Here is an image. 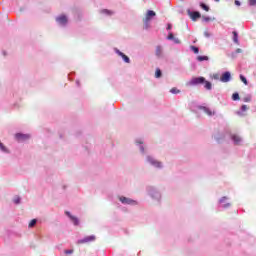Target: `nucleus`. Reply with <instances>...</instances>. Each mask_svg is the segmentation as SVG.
Masks as SVG:
<instances>
[{
	"instance_id": "obj_1",
	"label": "nucleus",
	"mask_w": 256,
	"mask_h": 256,
	"mask_svg": "<svg viewBox=\"0 0 256 256\" xmlns=\"http://www.w3.org/2000/svg\"><path fill=\"white\" fill-rule=\"evenodd\" d=\"M155 15H157L155 11L153 10L147 11L144 19V29H149V27H151V20L153 19V17H155Z\"/></svg>"
},
{
	"instance_id": "obj_36",
	"label": "nucleus",
	"mask_w": 256,
	"mask_h": 256,
	"mask_svg": "<svg viewBox=\"0 0 256 256\" xmlns=\"http://www.w3.org/2000/svg\"><path fill=\"white\" fill-rule=\"evenodd\" d=\"M248 3L250 7H254V5H256V0H248Z\"/></svg>"
},
{
	"instance_id": "obj_40",
	"label": "nucleus",
	"mask_w": 256,
	"mask_h": 256,
	"mask_svg": "<svg viewBox=\"0 0 256 256\" xmlns=\"http://www.w3.org/2000/svg\"><path fill=\"white\" fill-rule=\"evenodd\" d=\"M243 101L245 102V103H249L250 101H251V97H245L244 99H243Z\"/></svg>"
},
{
	"instance_id": "obj_44",
	"label": "nucleus",
	"mask_w": 256,
	"mask_h": 256,
	"mask_svg": "<svg viewBox=\"0 0 256 256\" xmlns=\"http://www.w3.org/2000/svg\"><path fill=\"white\" fill-rule=\"evenodd\" d=\"M216 3H219V0H214Z\"/></svg>"
},
{
	"instance_id": "obj_26",
	"label": "nucleus",
	"mask_w": 256,
	"mask_h": 256,
	"mask_svg": "<svg viewBox=\"0 0 256 256\" xmlns=\"http://www.w3.org/2000/svg\"><path fill=\"white\" fill-rule=\"evenodd\" d=\"M13 203H15V205H19V203H21V197L15 196L13 199Z\"/></svg>"
},
{
	"instance_id": "obj_20",
	"label": "nucleus",
	"mask_w": 256,
	"mask_h": 256,
	"mask_svg": "<svg viewBox=\"0 0 256 256\" xmlns=\"http://www.w3.org/2000/svg\"><path fill=\"white\" fill-rule=\"evenodd\" d=\"M204 87L207 89V91H211V89H213V85L211 84V82L205 80V82L203 83Z\"/></svg>"
},
{
	"instance_id": "obj_31",
	"label": "nucleus",
	"mask_w": 256,
	"mask_h": 256,
	"mask_svg": "<svg viewBox=\"0 0 256 256\" xmlns=\"http://www.w3.org/2000/svg\"><path fill=\"white\" fill-rule=\"evenodd\" d=\"M232 99H233V101H239V93H234L233 95H232Z\"/></svg>"
},
{
	"instance_id": "obj_33",
	"label": "nucleus",
	"mask_w": 256,
	"mask_h": 256,
	"mask_svg": "<svg viewBox=\"0 0 256 256\" xmlns=\"http://www.w3.org/2000/svg\"><path fill=\"white\" fill-rule=\"evenodd\" d=\"M170 92L173 93L174 95H177V93H181V91L179 89H177V88H172L170 90Z\"/></svg>"
},
{
	"instance_id": "obj_42",
	"label": "nucleus",
	"mask_w": 256,
	"mask_h": 256,
	"mask_svg": "<svg viewBox=\"0 0 256 256\" xmlns=\"http://www.w3.org/2000/svg\"><path fill=\"white\" fill-rule=\"evenodd\" d=\"M171 28H172L171 24H168L167 30H168V31H171Z\"/></svg>"
},
{
	"instance_id": "obj_19",
	"label": "nucleus",
	"mask_w": 256,
	"mask_h": 256,
	"mask_svg": "<svg viewBox=\"0 0 256 256\" xmlns=\"http://www.w3.org/2000/svg\"><path fill=\"white\" fill-rule=\"evenodd\" d=\"M136 145H139L141 153H145V148L143 147V141H141V139L136 140Z\"/></svg>"
},
{
	"instance_id": "obj_35",
	"label": "nucleus",
	"mask_w": 256,
	"mask_h": 256,
	"mask_svg": "<svg viewBox=\"0 0 256 256\" xmlns=\"http://www.w3.org/2000/svg\"><path fill=\"white\" fill-rule=\"evenodd\" d=\"M174 38H175V36L173 35V33H169V35L167 36V39L169 41H173Z\"/></svg>"
},
{
	"instance_id": "obj_39",
	"label": "nucleus",
	"mask_w": 256,
	"mask_h": 256,
	"mask_svg": "<svg viewBox=\"0 0 256 256\" xmlns=\"http://www.w3.org/2000/svg\"><path fill=\"white\" fill-rule=\"evenodd\" d=\"M204 36L209 39V37H211V33H209L208 31L204 32Z\"/></svg>"
},
{
	"instance_id": "obj_15",
	"label": "nucleus",
	"mask_w": 256,
	"mask_h": 256,
	"mask_svg": "<svg viewBox=\"0 0 256 256\" xmlns=\"http://www.w3.org/2000/svg\"><path fill=\"white\" fill-rule=\"evenodd\" d=\"M213 79H215L216 81H222V83H225V72H223L222 74H214L213 75Z\"/></svg>"
},
{
	"instance_id": "obj_8",
	"label": "nucleus",
	"mask_w": 256,
	"mask_h": 256,
	"mask_svg": "<svg viewBox=\"0 0 256 256\" xmlns=\"http://www.w3.org/2000/svg\"><path fill=\"white\" fill-rule=\"evenodd\" d=\"M187 13L192 21H197V19H201V13L199 11H191L190 9H188Z\"/></svg>"
},
{
	"instance_id": "obj_23",
	"label": "nucleus",
	"mask_w": 256,
	"mask_h": 256,
	"mask_svg": "<svg viewBox=\"0 0 256 256\" xmlns=\"http://www.w3.org/2000/svg\"><path fill=\"white\" fill-rule=\"evenodd\" d=\"M35 225H37V219H32L28 225V227L33 228L35 227Z\"/></svg>"
},
{
	"instance_id": "obj_16",
	"label": "nucleus",
	"mask_w": 256,
	"mask_h": 256,
	"mask_svg": "<svg viewBox=\"0 0 256 256\" xmlns=\"http://www.w3.org/2000/svg\"><path fill=\"white\" fill-rule=\"evenodd\" d=\"M232 35L233 42L236 43V45H239V34L237 33V31H233Z\"/></svg>"
},
{
	"instance_id": "obj_14",
	"label": "nucleus",
	"mask_w": 256,
	"mask_h": 256,
	"mask_svg": "<svg viewBox=\"0 0 256 256\" xmlns=\"http://www.w3.org/2000/svg\"><path fill=\"white\" fill-rule=\"evenodd\" d=\"M115 51H116L117 55L122 57V59L125 63H131V59H129L127 55H125L123 52L119 51L118 49H116Z\"/></svg>"
},
{
	"instance_id": "obj_2",
	"label": "nucleus",
	"mask_w": 256,
	"mask_h": 256,
	"mask_svg": "<svg viewBox=\"0 0 256 256\" xmlns=\"http://www.w3.org/2000/svg\"><path fill=\"white\" fill-rule=\"evenodd\" d=\"M148 194L150 195V197H152V199H157V201H159V199H161V193H159V191H157V189L153 186H150L147 188Z\"/></svg>"
},
{
	"instance_id": "obj_37",
	"label": "nucleus",
	"mask_w": 256,
	"mask_h": 256,
	"mask_svg": "<svg viewBox=\"0 0 256 256\" xmlns=\"http://www.w3.org/2000/svg\"><path fill=\"white\" fill-rule=\"evenodd\" d=\"M172 41H174V43H175L176 45L181 44V40H179V38L174 37V39H173Z\"/></svg>"
},
{
	"instance_id": "obj_34",
	"label": "nucleus",
	"mask_w": 256,
	"mask_h": 256,
	"mask_svg": "<svg viewBox=\"0 0 256 256\" xmlns=\"http://www.w3.org/2000/svg\"><path fill=\"white\" fill-rule=\"evenodd\" d=\"M191 51L197 54L199 53V48L197 46H191Z\"/></svg>"
},
{
	"instance_id": "obj_43",
	"label": "nucleus",
	"mask_w": 256,
	"mask_h": 256,
	"mask_svg": "<svg viewBox=\"0 0 256 256\" xmlns=\"http://www.w3.org/2000/svg\"><path fill=\"white\" fill-rule=\"evenodd\" d=\"M223 201H225V197H222V198L220 199V203H223Z\"/></svg>"
},
{
	"instance_id": "obj_22",
	"label": "nucleus",
	"mask_w": 256,
	"mask_h": 256,
	"mask_svg": "<svg viewBox=\"0 0 256 256\" xmlns=\"http://www.w3.org/2000/svg\"><path fill=\"white\" fill-rule=\"evenodd\" d=\"M0 150L3 153H9V150H7V147H5V145H3V143L0 142Z\"/></svg>"
},
{
	"instance_id": "obj_45",
	"label": "nucleus",
	"mask_w": 256,
	"mask_h": 256,
	"mask_svg": "<svg viewBox=\"0 0 256 256\" xmlns=\"http://www.w3.org/2000/svg\"><path fill=\"white\" fill-rule=\"evenodd\" d=\"M77 85L79 86V81H76Z\"/></svg>"
},
{
	"instance_id": "obj_21",
	"label": "nucleus",
	"mask_w": 256,
	"mask_h": 256,
	"mask_svg": "<svg viewBox=\"0 0 256 256\" xmlns=\"http://www.w3.org/2000/svg\"><path fill=\"white\" fill-rule=\"evenodd\" d=\"M245 111H247V105H242L241 111H237V115L243 117V113H245Z\"/></svg>"
},
{
	"instance_id": "obj_4",
	"label": "nucleus",
	"mask_w": 256,
	"mask_h": 256,
	"mask_svg": "<svg viewBox=\"0 0 256 256\" xmlns=\"http://www.w3.org/2000/svg\"><path fill=\"white\" fill-rule=\"evenodd\" d=\"M147 162L155 167L156 169H162L163 163L159 162L157 159L153 158V156H147Z\"/></svg>"
},
{
	"instance_id": "obj_11",
	"label": "nucleus",
	"mask_w": 256,
	"mask_h": 256,
	"mask_svg": "<svg viewBox=\"0 0 256 256\" xmlns=\"http://www.w3.org/2000/svg\"><path fill=\"white\" fill-rule=\"evenodd\" d=\"M65 215H67V217H69V219H70V221H72L73 225H75V226L79 225V218L73 216L71 214V212L66 211Z\"/></svg>"
},
{
	"instance_id": "obj_41",
	"label": "nucleus",
	"mask_w": 256,
	"mask_h": 256,
	"mask_svg": "<svg viewBox=\"0 0 256 256\" xmlns=\"http://www.w3.org/2000/svg\"><path fill=\"white\" fill-rule=\"evenodd\" d=\"M235 5H237L238 7H240L241 6V2L240 1H238V0H235Z\"/></svg>"
},
{
	"instance_id": "obj_7",
	"label": "nucleus",
	"mask_w": 256,
	"mask_h": 256,
	"mask_svg": "<svg viewBox=\"0 0 256 256\" xmlns=\"http://www.w3.org/2000/svg\"><path fill=\"white\" fill-rule=\"evenodd\" d=\"M96 237L95 235L86 236L83 239H80L77 241L78 245H83L84 243H93L95 241Z\"/></svg>"
},
{
	"instance_id": "obj_32",
	"label": "nucleus",
	"mask_w": 256,
	"mask_h": 256,
	"mask_svg": "<svg viewBox=\"0 0 256 256\" xmlns=\"http://www.w3.org/2000/svg\"><path fill=\"white\" fill-rule=\"evenodd\" d=\"M202 21H204L205 23H209V21H211V17H209V16H203V17H202Z\"/></svg>"
},
{
	"instance_id": "obj_46",
	"label": "nucleus",
	"mask_w": 256,
	"mask_h": 256,
	"mask_svg": "<svg viewBox=\"0 0 256 256\" xmlns=\"http://www.w3.org/2000/svg\"><path fill=\"white\" fill-rule=\"evenodd\" d=\"M226 207H229V204H226Z\"/></svg>"
},
{
	"instance_id": "obj_25",
	"label": "nucleus",
	"mask_w": 256,
	"mask_h": 256,
	"mask_svg": "<svg viewBox=\"0 0 256 256\" xmlns=\"http://www.w3.org/2000/svg\"><path fill=\"white\" fill-rule=\"evenodd\" d=\"M197 61H209V57L207 56H198L197 57Z\"/></svg>"
},
{
	"instance_id": "obj_5",
	"label": "nucleus",
	"mask_w": 256,
	"mask_h": 256,
	"mask_svg": "<svg viewBox=\"0 0 256 256\" xmlns=\"http://www.w3.org/2000/svg\"><path fill=\"white\" fill-rule=\"evenodd\" d=\"M203 83H205V77L203 76H200V77H194L192 78L188 85L192 86V87H195L197 85H203Z\"/></svg>"
},
{
	"instance_id": "obj_3",
	"label": "nucleus",
	"mask_w": 256,
	"mask_h": 256,
	"mask_svg": "<svg viewBox=\"0 0 256 256\" xmlns=\"http://www.w3.org/2000/svg\"><path fill=\"white\" fill-rule=\"evenodd\" d=\"M119 201L121 202L122 205H132V206L139 205L137 200H133L125 196H119Z\"/></svg>"
},
{
	"instance_id": "obj_24",
	"label": "nucleus",
	"mask_w": 256,
	"mask_h": 256,
	"mask_svg": "<svg viewBox=\"0 0 256 256\" xmlns=\"http://www.w3.org/2000/svg\"><path fill=\"white\" fill-rule=\"evenodd\" d=\"M228 81H231V73L225 72V83H228Z\"/></svg>"
},
{
	"instance_id": "obj_10",
	"label": "nucleus",
	"mask_w": 256,
	"mask_h": 256,
	"mask_svg": "<svg viewBox=\"0 0 256 256\" xmlns=\"http://www.w3.org/2000/svg\"><path fill=\"white\" fill-rule=\"evenodd\" d=\"M56 23L61 25L62 27H65V25H67V16L60 15L56 17Z\"/></svg>"
},
{
	"instance_id": "obj_17",
	"label": "nucleus",
	"mask_w": 256,
	"mask_h": 256,
	"mask_svg": "<svg viewBox=\"0 0 256 256\" xmlns=\"http://www.w3.org/2000/svg\"><path fill=\"white\" fill-rule=\"evenodd\" d=\"M100 13H102V15H107L108 17H111V15L115 14V12H113L111 10H107V9L101 10Z\"/></svg>"
},
{
	"instance_id": "obj_9",
	"label": "nucleus",
	"mask_w": 256,
	"mask_h": 256,
	"mask_svg": "<svg viewBox=\"0 0 256 256\" xmlns=\"http://www.w3.org/2000/svg\"><path fill=\"white\" fill-rule=\"evenodd\" d=\"M231 140L233 141L234 145H242L243 144V137H241L239 134H232Z\"/></svg>"
},
{
	"instance_id": "obj_12",
	"label": "nucleus",
	"mask_w": 256,
	"mask_h": 256,
	"mask_svg": "<svg viewBox=\"0 0 256 256\" xmlns=\"http://www.w3.org/2000/svg\"><path fill=\"white\" fill-rule=\"evenodd\" d=\"M15 137L17 141H27L31 136L29 134L17 133Z\"/></svg>"
},
{
	"instance_id": "obj_30",
	"label": "nucleus",
	"mask_w": 256,
	"mask_h": 256,
	"mask_svg": "<svg viewBox=\"0 0 256 256\" xmlns=\"http://www.w3.org/2000/svg\"><path fill=\"white\" fill-rule=\"evenodd\" d=\"M237 53H243V50H241V48L236 49V52L231 54L233 59L237 57Z\"/></svg>"
},
{
	"instance_id": "obj_28",
	"label": "nucleus",
	"mask_w": 256,
	"mask_h": 256,
	"mask_svg": "<svg viewBox=\"0 0 256 256\" xmlns=\"http://www.w3.org/2000/svg\"><path fill=\"white\" fill-rule=\"evenodd\" d=\"M200 7H201V9H204V11H209V6H207V4H205L203 2L200 3Z\"/></svg>"
},
{
	"instance_id": "obj_38",
	"label": "nucleus",
	"mask_w": 256,
	"mask_h": 256,
	"mask_svg": "<svg viewBox=\"0 0 256 256\" xmlns=\"http://www.w3.org/2000/svg\"><path fill=\"white\" fill-rule=\"evenodd\" d=\"M64 253H65L66 255H73V249L65 250Z\"/></svg>"
},
{
	"instance_id": "obj_13",
	"label": "nucleus",
	"mask_w": 256,
	"mask_h": 256,
	"mask_svg": "<svg viewBox=\"0 0 256 256\" xmlns=\"http://www.w3.org/2000/svg\"><path fill=\"white\" fill-rule=\"evenodd\" d=\"M214 139L215 141H217L218 143H223V141H225V134L222 132H217L215 135H214Z\"/></svg>"
},
{
	"instance_id": "obj_6",
	"label": "nucleus",
	"mask_w": 256,
	"mask_h": 256,
	"mask_svg": "<svg viewBox=\"0 0 256 256\" xmlns=\"http://www.w3.org/2000/svg\"><path fill=\"white\" fill-rule=\"evenodd\" d=\"M198 109L200 111H203V113H205L206 115H208V117H213L215 115V110L207 107V106H198Z\"/></svg>"
},
{
	"instance_id": "obj_29",
	"label": "nucleus",
	"mask_w": 256,
	"mask_h": 256,
	"mask_svg": "<svg viewBox=\"0 0 256 256\" xmlns=\"http://www.w3.org/2000/svg\"><path fill=\"white\" fill-rule=\"evenodd\" d=\"M161 75H162L161 69H159V68L156 69V72H155L156 79H159L161 77Z\"/></svg>"
},
{
	"instance_id": "obj_27",
	"label": "nucleus",
	"mask_w": 256,
	"mask_h": 256,
	"mask_svg": "<svg viewBox=\"0 0 256 256\" xmlns=\"http://www.w3.org/2000/svg\"><path fill=\"white\" fill-rule=\"evenodd\" d=\"M240 80L242 81V83H244V85H249L247 78L245 76H243L242 74L240 75Z\"/></svg>"
},
{
	"instance_id": "obj_18",
	"label": "nucleus",
	"mask_w": 256,
	"mask_h": 256,
	"mask_svg": "<svg viewBox=\"0 0 256 256\" xmlns=\"http://www.w3.org/2000/svg\"><path fill=\"white\" fill-rule=\"evenodd\" d=\"M163 56V47L157 46L156 47V57H162Z\"/></svg>"
}]
</instances>
